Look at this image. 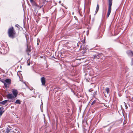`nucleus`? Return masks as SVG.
<instances>
[{"mask_svg":"<svg viewBox=\"0 0 133 133\" xmlns=\"http://www.w3.org/2000/svg\"><path fill=\"white\" fill-rule=\"evenodd\" d=\"M8 33L9 37L10 38L13 39L15 37L16 32L13 27H11L9 28Z\"/></svg>","mask_w":133,"mask_h":133,"instance_id":"obj_1","label":"nucleus"},{"mask_svg":"<svg viewBox=\"0 0 133 133\" xmlns=\"http://www.w3.org/2000/svg\"><path fill=\"white\" fill-rule=\"evenodd\" d=\"M109 6L108 12L107 14V18L109 17L111 11V6L112 4V0H108Z\"/></svg>","mask_w":133,"mask_h":133,"instance_id":"obj_2","label":"nucleus"},{"mask_svg":"<svg viewBox=\"0 0 133 133\" xmlns=\"http://www.w3.org/2000/svg\"><path fill=\"white\" fill-rule=\"evenodd\" d=\"M103 55V54L101 53H96V54H94L93 55V57L92 58L94 59H98L100 58V57Z\"/></svg>","mask_w":133,"mask_h":133,"instance_id":"obj_3","label":"nucleus"},{"mask_svg":"<svg viewBox=\"0 0 133 133\" xmlns=\"http://www.w3.org/2000/svg\"><path fill=\"white\" fill-rule=\"evenodd\" d=\"M100 31L98 30V31L96 32L94 35V37L95 39H97L99 38H100Z\"/></svg>","mask_w":133,"mask_h":133,"instance_id":"obj_4","label":"nucleus"},{"mask_svg":"<svg viewBox=\"0 0 133 133\" xmlns=\"http://www.w3.org/2000/svg\"><path fill=\"white\" fill-rule=\"evenodd\" d=\"M41 80L42 85L45 86V78L44 77H43L41 78Z\"/></svg>","mask_w":133,"mask_h":133,"instance_id":"obj_5","label":"nucleus"},{"mask_svg":"<svg viewBox=\"0 0 133 133\" xmlns=\"http://www.w3.org/2000/svg\"><path fill=\"white\" fill-rule=\"evenodd\" d=\"M5 83H6L7 85V87H9V86L10 85L11 83V80L10 79H7L5 80Z\"/></svg>","mask_w":133,"mask_h":133,"instance_id":"obj_6","label":"nucleus"},{"mask_svg":"<svg viewBox=\"0 0 133 133\" xmlns=\"http://www.w3.org/2000/svg\"><path fill=\"white\" fill-rule=\"evenodd\" d=\"M12 92L14 97H16L18 93L17 91L16 90L13 89H12Z\"/></svg>","mask_w":133,"mask_h":133,"instance_id":"obj_7","label":"nucleus"},{"mask_svg":"<svg viewBox=\"0 0 133 133\" xmlns=\"http://www.w3.org/2000/svg\"><path fill=\"white\" fill-rule=\"evenodd\" d=\"M7 97L8 98L11 99L15 97L12 94H9L7 95Z\"/></svg>","mask_w":133,"mask_h":133,"instance_id":"obj_8","label":"nucleus"},{"mask_svg":"<svg viewBox=\"0 0 133 133\" xmlns=\"http://www.w3.org/2000/svg\"><path fill=\"white\" fill-rule=\"evenodd\" d=\"M127 53L128 55L133 56V52L131 50H128L127 52Z\"/></svg>","mask_w":133,"mask_h":133,"instance_id":"obj_9","label":"nucleus"},{"mask_svg":"<svg viewBox=\"0 0 133 133\" xmlns=\"http://www.w3.org/2000/svg\"><path fill=\"white\" fill-rule=\"evenodd\" d=\"M4 109L3 108H0V115L1 116L3 113L4 112V111L3 110Z\"/></svg>","mask_w":133,"mask_h":133,"instance_id":"obj_10","label":"nucleus"},{"mask_svg":"<svg viewBox=\"0 0 133 133\" xmlns=\"http://www.w3.org/2000/svg\"><path fill=\"white\" fill-rule=\"evenodd\" d=\"M31 3L32 5L35 6L37 7H39V6L37 5V4L34 1H33V2H31Z\"/></svg>","mask_w":133,"mask_h":133,"instance_id":"obj_11","label":"nucleus"},{"mask_svg":"<svg viewBox=\"0 0 133 133\" xmlns=\"http://www.w3.org/2000/svg\"><path fill=\"white\" fill-rule=\"evenodd\" d=\"M8 101V100H6L2 102H0V104H2L3 105H4Z\"/></svg>","mask_w":133,"mask_h":133,"instance_id":"obj_12","label":"nucleus"},{"mask_svg":"<svg viewBox=\"0 0 133 133\" xmlns=\"http://www.w3.org/2000/svg\"><path fill=\"white\" fill-rule=\"evenodd\" d=\"M1 81L4 83L5 87V88L7 87V85L6 83H5V80L4 79H2Z\"/></svg>","mask_w":133,"mask_h":133,"instance_id":"obj_13","label":"nucleus"},{"mask_svg":"<svg viewBox=\"0 0 133 133\" xmlns=\"http://www.w3.org/2000/svg\"><path fill=\"white\" fill-rule=\"evenodd\" d=\"M99 9V6L98 4H97L95 11L96 14L98 11Z\"/></svg>","mask_w":133,"mask_h":133,"instance_id":"obj_14","label":"nucleus"},{"mask_svg":"<svg viewBox=\"0 0 133 133\" xmlns=\"http://www.w3.org/2000/svg\"><path fill=\"white\" fill-rule=\"evenodd\" d=\"M10 129L9 128H7L6 131L4 133H9Z\"/></svg>","mask_w":133,"mask_h":133,"instance_id":"obj_15","label":"nucleus"},{"mask_svg":"<svg viewBox=\"0 0 133 133\" xmlns=\"http://www.w3.org/2000/svg\"><path fill=\"white\" fill-rule=\"evenodd\" d=\"M15 103L17 104H20L21 103L20 102V100L19 99H17V100H16V101Z\"/></svg>","mask_w":133,"mask_h":133,"instance_id":"obj_16","label":"nucleus"},{"mask_svg":"<svg viewBox=\"0 0 133 133\" xmlns=\"http://www.w3.org/2000/svg\"><path fill=\"white\" fill-rule=\"evenodd\" d=\"M109 88H106V89H105V90L107 92V94H108L109 93Z\"/></svg>","mask_w":133,"mask_h":133,"instance_id":"obj_17","label":"nucleus"},{"mask_svg":"<svg viewBox=\"0 0 133 133\" xmlns=\"http://www.w3.org/2000/svg\"><path fill=\"white\" fill-rule=\"evenodd\" d=\"M27 63H28L27 64V65H28V66H29L30 65V60L29 59H28V61H27Z\"/></svg>","mask_w":133,"mask_h":133,"instance_id":"obj_18","label":"nucleus"},{"mask_svg":"<svg viewBox=\"0 0 133 133\" xmlns=\"http://www.w3.org/2000/svg\"><path fill=\"white\" fill-rule=\"evenodd\" d=\"M40 39L39 38H38L37 39V45H38L39 43Z\"/></svg>","mask_w":133,"mask_h":133,"instance_id":"obj_19","label":"nucleus"},{"mask_svg":"<svg viewBox=\"0 0 133 133\" xmlns=\"http://www.w3.org/2000/svg\"><path fill=\"white\" fill-rule=\"evenodd\" d=\"M123 103L124 104L125 106V109H127L128 108V107L126 104L125 102H124Z\"/></svg>","mask_w":133,"mask_h":133,"instance_id":"obj_20","label":"nucleus"},{"mask_svg":"<svg viewBox=\"0 0 133 133\" xmlns=\"http://www.w3.org/2000/svg\"><path fill=\"white\" fill-rule=\"evenodd\" d=\"M96 102V101L95 100L93 101L92 102L91 104V105H93L94 104H95V103Z\"/></svg>","mask_w":133,"mask_h":133,"instance_id":"obj_21","label":"nucleus"},{"mask_svg":"<svg viewBox=\"0 0 133 133\" xmlns=\"http://www.w3.org/2000/svg\"><path fill=\"white\" fill-rule=\"evenodd\" d=\"M131 65H133V58L131 59Z\"/></svg>","mask_w":133,"mask_h":133,"instance_id":"obj_22","label":"nucleus"},{"mask_svg":"<svg viewBox=\"0 0 133 133\" xmlns=\"http://www.w3.org/2000/svg\"><path fill=\"white\" fill-rule=\"evenodd\" d=\"M19 26V25L17 24H16L15 25V26L17 28Z\"/></svg>","mask_w":133,"mask_h":133,"instance_id":"obj_23","label":"nucleus"},{"mask_svg":"<svg viewBox=\"0 0 133 133\" xmlns=\"http://www.w3.org/2000/svg\"><path fill=\"white\" fill-rule=\"evenodd\" d=\"M61 13H64V11L63 10H62L61 11Z\"/></svg>","mask_w":133,"mask_h":133,"instance_id":"obj_24","label":"nucleus"},{"mask_svg":"<svg viewBox=\"0 0 133 133\" xmlns=\"http://www.w3.org/2000/svg\"><path fill=\"white\" fill-rule=\"evenodd\" d=\"M34 1V0H30V3L32 2H33Z\"/></svg>","mask_w":133,"mask_h":133,"instance_id":"obj_25","label":"nucleus"},{"mask_svg":"<svg viewBox=\"0 0 133 133\" xmlns=\"http://www.w3.org/2000/svg\"><path fill=\"white\" fill-rule=\"evenodd\" d=\"M89 74L90 75H93V74H91V73H90V72H89Z\"/></svg>","mask_w":133,"mask_h":133,"instance_id":"obj_26","label":"nucleus"},{"mask_svg":"<svg viewBox=\"0 0 133 133\" xmlns=\"http://www.w3.org/2000/svg\"><path fill=\"white\" fill-rule=\"evenodd\" d=\"M29 50V51H31L30 50H29V49L28 48L27 50Z\"/></svg>","mask_w":133,"mask_h":133,"instance_id":"obj_27","label":"nucleus"},{"mask_svg":"<svg viewBox=\"0 0 133 133\" xmlns=\"http://www.w3.org/2000/svg\"><path fill=\"white\" fill-rule=\"evenodd\" d=\"M105 95H106V94H105L104 95H105Z\"/></svg>","mask_w":133,"mask_h":133,"instance_id":"obj_28","label":"nucleus"},{"mask_svg":"<svg viewBox=\"0 0 133 133\" xmlns=\"http://www.w3.org/2000/svg\"><path fill=\"white\" fill-rule=\"evenodd\" d=\"M132 99L133 100V97H132Z\"/></svg>","mask_w":133,"mask_h":133,"instance_id":"obj_29","label":"nucleus"},{"mask_svg":"<svg viewBox=\"0 0 133 133\" xmlns=\"http://www.w3.org/2000/svg\"><path fill=\"white\" fill-rule=\"evenodd\" d=\"M42 6H41L40 7V8H41V7Z\"/></svg>","mask_w":133,"mask_h":133,"instance_id":"obj_30","label":"nucleus"},{"mask_svg":"<svg viewBox=\"0 0 133 133\" xmlns=\"http://www.w3.org/2000/svg\"><path fill=\"white\" fill-rule=\"evenodd\" d=\"M92 71V70H91V72Z\"/></svg>","mask_w":133,"mask_h":133,"instance_id":"obj_31","label":"nucleus"},{"mask_svg":"<svg viewBox=\"0 0 133 133\" xmlns=\"http://www.w3.org/2000/svg\"><path fill=\"white\" fill-rule=\"evenodd\" d=\"M92 71V70H91V72Z\"/></svg>","mask_w":133,"mask_h":133,"instance_id":"obj_32","label":"nucleus"},{"mask_svg":"<svg viewBox=\"0 0 133 133\" xmlns=\"http://www.w3.org/2000/svg\"><path fill=\"white\" fill-rule=\"evenodd\" d=\"M92 71V70H91V72Z\"/></svg>","mask_w":133,"mask_h":133,"instance_id":"obj_33","label":"nucleus"}]
</instances>
